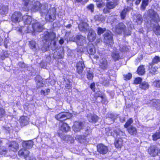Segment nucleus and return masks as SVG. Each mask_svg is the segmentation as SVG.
Returning a JSON list of instances; mask_svg holds the SVG:
<instances>
[{
    "instance_id": "29",
    "label": "nucleus",
    "mask_w": 160,
    "mask_h": 160,
    "mask_svg": "<svg viewBox=\"0 0 160 160\" xmlns=\"http://www.w3.org/2000/svg\"><path fill=\"white\" fill-rule=\"evenodd\" d=\"M128 132L131 135H136L137 132V129L136 128L131 126L128 128Z\"/></svg>"
},
{
    "instance_id": "20",
    "label": "nucleus",
    "mask_w": 160,
    "mask_h": 160,
    "mask_svg": "<svg viewBox=\"0 0 160 160\" xmlns=\"http://www.w3.org/2000/svg\"><path fill=\"white\" fill-rule=\"evenodd\" d=\"M134 22H137V24H141L143 21L142 16L140 14H137L133 16Z\"/></svg>"
},
{
    "instance_id": "19",
    "label": "nucleus",
    "mask_w": 160,
    "mask_h": 160,
    "mask_svg": "<svg viewBox=\"0 0 160 160\" xmlns=\"http://www.w3.org/2000/svg\"><path fill=\"white\" fill-rule=\"evenodd\" d=\"M78 27L80 31L85 32L88 29V25L86 22H81L78 24Z\"/></svg>"
},
{
    "instance_id": "43",
    "label": "nucleus",
    "mask_w": 160,
    "mask_h": 160,
    "mask_svg": "<svg viewBox=\"0 0 160 160\" xmlns=\"http://www.w3.org/2000/svg\"><path fill=\"white\" fill-rule=\"evenodd\" d=\"M149 68H151L150 72L152 73V74H154L157 71V69H158V68H155V67H152V65H150L149 66Z\"/></svg>"
},
{
    "instance_id": "25",
    "label": "nucleus",
    "mask_w": 160,
    "mask_h": 160,
    "mask_svg": "<svg viewBox=\"0 0 160 160\" xmlns=\"http://www.w3.org/2000/svg\"><path fill=\"white\" fill-rule=\"evenodd\" d=\"M88 118L89 122L95 123L98 120V117L95 115H88Z\"/></svg>"
},
{
    "instance_id": "17",
    "label": "nucleus",
    "mask_w": 160,
    "mask_h": 160,
    "mask_svg": "<svg viewBox=\"0 0 160 160\" xmlns=\"http://www.w3.org/2000/svg\"><path fill=\"white\" fill-rule=\"evenodd\" d=\"M8 148L10 150L15 152L18 149V145L16 142L12 141L9 143Z\"/></svg>"
},
{
    "instance_id": "34",
    "label": "nucleus",
    "mask_w": 160,
    "mask_h": 160,
    "mask_svg": "<svg viewBox=\"0 0 160 160\" xmlns=\"http://www.w3.org/2000/svg\"><path fill=\"white\" fill-rule=\"evenodd\" d=\"M139 87L145 90L148 88L149 85L147 82H144L140 84Z\"/></svg>"
},
{
    "instance_id": "14",
    "label": "nucleus",
    "mask_w": 160,
    "mask_h": 160,
    "mask_svg": "<svg viewBox=\"0 0 160 160\" xmlns=\"http://www.w3.org/2000/svg\"><path fill=\"white\" fill-rule=\"evenodd\" d=\"M82 123L81 122H75L72 127L73 131L75 132L79 131L82 129Z\"/></svg>"
},
{
    "instance_id": "6",
    "label": "nucleus",
    "mask_w": 160,
    "mask_h": 160,
    "mask_svg": "<svg viewBox=\"0 0 160 160\" xmlns=\"http://www.w3.org/2000/svg\"><path fill=\"white\" fill-rule=\"evenodd\" d=\"M73 41L76 42L77 45L83 47L86 46V39L85 37L81 35H77L74 38Z\"/></svg>"
},
{
    "instance_id": "26",
    "label": "nucleus",
    "mask_w": 160,
    "mask_h": 160,
    "mask_svg": "<svg viewBox=\"0 0 160 160\" xmlns=\"http://www.w3.org/2000/svg\"><path fill=\"white\" fill-rule=\"evenodd\" d=\"M23 19L25 24H30L32 20L31 17L28 15H24L23 17Z\"/></svg>"
},
{
    "instance_id": "12",
    "label": "nucleus",
    "mask_w": 160,
    "mask_h": 160,
    "mask_svg": "<svg viewBox=\"0 0 160 160\" xmlns=\"http://www.w3.org/2000/svg\"><path fill=\"white\" fill-rule=\"evenodd\" d=\"M97 147L98 151L101 154H105L108 151L107 147L102 144H99L97 146Z\"/></svg>"
},
{
    "instance_id": "61",
    "label": "nucleus",
    "mask_w": 160,
    "mask_h": 160,
    "mask_svg": "<svg viewBox=\"0 0 160 160\" xmlns=\"http://www.w3.org/2000/svg\"><path fill=\"white\" fill-rule=\"evenodd\" d=\"M81 138V136H78L76 137V139H79Z\"/></svg>"
},
{
    "instance_id": "62",
    "label": "nucleus",
    "mask_w": 160,
    "mask_h": 160,
    "mask_svg": "<svg viewBox=\"0 0 160 160\" xmlns=\"http://www.w3.org/2000/svg\"><path fill=\"white\" fill-rule=\"evenodd\" d=\"M71 25L70 24H68V25H67L66 27L67 28H70L71 27Z\"/></svg>"
},
{
    "instance_id": "15",
    "label": "nucleus",
    "mask_w": 160,
    "mask_h": 160,
    "mask_svg": "<svg viewBox=\"0 0 160 160\" xmlns=\"http://www.w3.org/2000/svg\"><path fill=\"white\" fill-rule=\"evenodd\" d=\"M85 66L83 62L82 61H79L77 64V72L79 74L82 73Z\"/></svg>"
},
{
    "instance_id": "56",
    "label": "nucleus",
    "mask_w": 160,
    "mask_h": 160,
    "mask_svg": "<svg viewBox=\"0 0 160 160\" xmlns=\"http://www.w3.org/2000/svg\"><path fill=\"white\" fill-rule=\"evenodd\" d=\"M18 65L20 67L22 68H25L26 66L25 64L23 62H20L18 63Z\"/></svg>"
},
{
    "instance_id": "23",
    "label": "nucleus",
    "mask_w": 160,
    "mask_h": 160,
    "mask_svg": "<svg viewBox=\"0 0 160 160\" xmlns=\"http://www.w3.org/2000/svg\"><path fill=\"white\" fill-rule=\"evenodd\" d=\"M35 79L37 82V87L38 88L43 86L44 84L43 83V79L40 76H37Z\"/></svg>"
},
{
    "instance_id": "51",
    "label": "nucleus",
    "mask_w": 160,
    "mask_h": 160,
    "mask_svg": "<svg viewBox=\"0 0 160 160\" xmlns=\"http://www.w3.org/2000/svg\"><path fill=\"white\" fill-rule=\"evenodd\" d=\"M67 138V140L68 141H70V142L71 143H72L74 142V139L73 138H72L71 136H67L66 138Z\"/></svg>"
},
{
    "instance_id": "30",
    "label": "nucleus",
    "mask_w": 160,
    "mask_h": 160,
    "mask_svg": "<svg viewBox=\"0 0 160 160\" xmlns=\"http://www.w3.org/2000/svg\"><path fill=\"white\" fill-rule=\"evenodd\" d=\"M131 9V8L128 7L127 8L124 9L121 13V16L122 19H124L125 17L127 12Z\"/></svg>"
},
{
    "instance_id": "58",
    "label": "nucleus",
    "mask_w": 160,
    "mask_h": 160,
    "mask_svg": "<svg viewBox=\"0 0 160 160\" xmlns=\"http://www.w3.org/2000/svg\"><path fill=\"white\" fill-rule=\"evenodd\" d=\"M109 12L107 8H105L103 9V12L105 13H106Z\"/></svg>"
},
{
    "instance_id": "21",
    "label": "nucleus",
    "mask_w": 160,
    "mask_h": 160,
    "mask_svg": "<svg viewBox=\"0 0 160 160\" xmlns=\"http://www.w3.org/2000/svg\"><path fill=\"white\" fill-rule=\"evenodd\" d=\"M87 52L89 55H94L95 52V50L94 45L92 43H90L87 47Z\"/></svg>"
},
{
    "instance_id": "3",
    "label": "nucleus",
    "mask_w": 160,
    "mask_h": 160,
    "mask_svg": "<svg viewBox=\"0 0 160 160\" xmlns=\"http://www.w3.org/2000/svg\"><path fill=\"white\" fill-rule=\"evenodd\" d=\"M105 31L106 32L104 35V42L106 44H109L111 46L113 43L112 34L111 32L109 31H106L105 28H102L99 27L98 28V33L99 35H100Z\"/></svg>"
},
{
    "instance_id": "4",
    "label": "nucleus",
    "mask_w": 160,
    "mask_h": 160,
    "mask_svg": "<svg viewBox=\"0 0 160 160\" xmlns=\"http://www.w3.org/2000/svg\"><path fill=\"white\" fill-rule=\"evenodd\" d=\"M112 130L110 128H106V134L108 136H112L113 137L118 138H122V136H125V133L118 129L112 132Z\"/></svg>"
},
{
    "instance_id": "5",
    "label": "nucleus",
    "mask_w": 160,
    "mask_h": 160,
    "mask_svg": "<svg viewBox=\"0 0 160 160\" xmlns=\"http://www.w3.org/2000/svg\"><path fill=\"white\" fill-rule=\"evenodd\" d=\"M99 56L100 58L99 59V68L103 70H106L108 66L107 60L105 57L101 55L100 54H99Z\"/></svg>"
},
{
    "instance_id": "33",
    "label": "nucleus",
    "mask_w": 160,
    "mask_h": 160,
    "mask_svg": "<svg viewBox=\"0 0 160 160\" xmlns=\"http://www.w3.org/2000/svg\"><path fill=\"white\" fill-rule=\"evenodd\" d=\"M137 72L139 75L143 74L145 72V69L144 66L143 65L140 66L138 68Z\"/></svg>"
},
{
    "instance_id": "39",
    "label": "nucleus",
    "mask_w": 160,
    "mask_h": 160,
    "mask_svg": "<svg viewBox=\"0 0 160 160\" xmlns=\"http://www.w3.org/2000/svg\"><path fill=\"white\" fill-rule=\"evenodd\" d=\"M94 18L96 20H98L102 22L104 21L105 20V18L102 16L99 17L98 15H96L95 16Z\"/></svg>"
},
{
    "instance_id": "31",
    "label": "nucleus",
    "mask_w": 160,
    "mask_h": 160,
    "mask_svg": "<svg viewBox=\"0 0 160 160\" xmlns=\"http://www.w3.org/2000/svg\"><path fill=\"white\" fill-rule=\"evenodd\" d=\"M118 4L117 2H109L107 4V6L108 8L109 9H112L115 8Z\"/></svg>"
},
{
    "instance_id": "11",
    "label": "nucleus",
    "mask_w": 160,
    "mask_h": 160,
    "mask_svg": "<svg viewBox=\"0 0 160 160\" xmlns=\"http://www.w3.org/2000/svg\"><path fill=\"white\" fill-rule=\"evenodd\" d=\"M59 130L63 132H67L70 129L68 124L66 123L61 122L59 124Z\"/></svg>"
},
{
    "instance_id": "54",
    "label": "nucleus",
    "mask_w": 160,
    "mask_h": 160,
    "mask_svg": "<svg viewBox=\"0 0 160 160\" xmlns=\"http://www.w3.org/2000/svg\"><path fill=\"white\" fill-rule=\"evenodd\" d=\"M99 3L97 4V6L98 8H101L102 7L103 5V3L102 2H101V0H100L99 2H98Z\"/></svg>"
},
{
    "instance_id": "38",
    "label": "nucleus",
    "mask_w": 160,
    "mask_h": 160,
    "mask_svg": "<svg viewBox=\"0 0 160 160\" xmlns=\"http://www.w3.org/2000/svg\"><path fill=\"white\" fill-rule=\"evenodd\" d=\"M87 76L88 79L89 80L92 79L93 77V75L92 72L90 71H88L87 72Z\"/></svg>"
},
{
    "instance_id": "37",
    "label": "nucleus",
    "mask_w": 160,
    "mask_h": 160,
    "mask_svg": "<svg viewBox=\"0 0 160 160\" xmlns=\"http://www.w3.org/2000/svg\"><path fill=\"white\" fill-rule=\"evenodd\" d=\"M7 152L6 148L3 146L1 147L0 146V154L2 155H5Z\"/></svg>"
},
{
    "instance_id": "42",
    "label": "nucleus",
    "mask_w": 160,
    "mask_h": 160,
    "mask_svg": "<svg viewBox=\"0 0 160 160\" xmlns=\"http://www.w3.org/2000/svg\"><path fill=\"white\" fill-rule=\"evenodd\" d=\"M133 120L132 118H131L128 120L125 124L124 125V127L126 128H127L132 123Z\"/></svg>"
},
{
    "instance_id": "8",
    "label": "nucleus",
    "mask_w": 160,
    "mask_h": 160,
    "mask_svg": "<svg viewBox=\"0 0 160 160\" xmlns=\"http://www.w3.org/2000/svg\"><path fill=\"white\" fill-rule=\"evenodd\" d=\"M29 152L28 150L24 149H21L18 152V155L20 156H22L26 160H31L29 157ZM32 160H35V158H33Z\"/></svg>"
},
{
    "instance_id": "2",
    "label": "nucleus",
    "mask_w": 160,
    "mask_h": 160,
    "mask_svg": "<svg viewBox=\"0 0 160 160\" xmlns=\"http://www.w3.org/2000/svg\"><path fill=\"white\" fill-rule=\"evenodd\" d=\"M17 31L21 33H30L34 32H40L42 30V25L39 23L36 22L32 23V27L30 26H20L17 28Z\"/></svg>"
},
{
    "instance_id": "52",
    "label": "nucleus",
    "mask_w": 160,
    "mask_h": 160,
    "mask_svg": "<svg viewBox=\"0 0 160 160\" xmlns=\"http://www.w3.org/2000/svg\"><path fill=\"white\" fill-rule=\"evenodd\" d=\"M5 113V111L2 108H0V118L3 117Z\"/></svg>"
},
{
    "instance_id": "28",
    "label": "nucleus",
    "mask_w": 160,
    "mask_h": 160,
    "mask_svg": "<svg viewBox=\"0 0 160 160\" xmlns=\"http://www.w3.org/2000/svg\"><path fill=\"white\" fill-rule=\"evenodd\" d=\"M8 8L7 6H2L0 8V13L3 15H6L8 13Z\"/></svg>"
},
{
    "instance_id": "40",
    "label": "nucleus",
    "mask_w": 160,
    "mask_h": 160,
    "mask_svg": "<svg viewBox=\"0 0 160 160\" xmlns=\"http://www.w3.org/2000/svg\"><path fill=\"white\" fill-rule=\"evenodd\" d=\"M88 9L90 11L92 12H93L94 11V5L92 4H91L88 5L87 6Z\"/></svg>"
},
{
    "instance_id": "7",
    "label": "nucleus",
    "mask_w": 160,
    "mask_h": 160,
    "mask_svg": "<svg viewBox=\"0 0 160 160\" xmlns=\"http://www.w3.org/2000/svg\"><path fill=\"white\" fill-rule=\"evenodd\" d=\"M72 116V114L70 113L67 112H62L56 115L55 118L58 120L62 121L68 119Z\"/></svg>"
},
{
    "instance_id": "63",
    "label": "nucleus",
    "mask_w": 160,
    "mask_h": 160,
    "mask_svg": "<svg viewBox=\"0 0 160 160\" xmlns=\"http://www.w3.org/2000/svg\"><path fill=\"white\" fill-rule=\"evenodd\" d=\"M99 56H98V55H96L94 56L95 58H99Z\"/></svg>"
},
{
    "instance_id": "24",
    "label": "nucleus",
    "mask_w": 160,
    "mask_h": 160,
    "mask_svg": "<svg viewBox=\"0 0 160 160\" xmlns=\"http://www.w3.org/2000/svg\"><path fill=\"white\" fill-rule=\"evenodd\" d=\"M115 147L117 148H120L123 145V141L122 138L116 139L114 142Z\"/></svg>"
},
{
    "instance_id": "1",
    "label": "nucleus",
    "mask_w": 160,
    "mask_h": 160,
    "mask_svg": "<svg viewBox=\"0 0 160 160\" xmlns=\"http://www.w3.org/2000/svg\"><path fill=\"white\" fill-rule=\"evenodd\" d=\"M143 17L146 18L145 22L151 25L156 34L160 35V27L158 24L160 18L158 14L153 9H150L146 12L143 15Z\"/></svg>"
},
{
    "instance_id": "22",
    "label": "nucleus",
    "mask_w": 160,
    "mask_h": 160,
    "mask_svg": "<svg viewBox=\"0 0 160 160\" xmlns=\"http://www.w3.org/2000/svg\"><path fill=\"white\" fill-rule=\"evenodd\" d=\"M19 122L22 126H24L28 123L29 118L27 117L22 116L19 119Z\"/></svg>"
},
{
    "instance_id": "10",
    "label": "nucleus",
    "mask_w": 160,
    "mask_h": 160,
    "mask_svg": "<svg viewBox=\"0 0 160 160\" xmlns=\"http://www.w3.org/2000/svg\"><path fill=\"white\" fill-rule=\"evenodd\" d=\"M148 152L151 156L155 157L158 153V148L156 146H151L148 149Z\"/></svg>"
},
{
    "instance_id": "59",
    "label": "nucleus",
    "mask_w": 160,
    "mask_h": 160,
    "mask_svg": "<svg viewBox=\"0 0 160 160\" xmlns=\"http://www.w3.org/2000/svg\"><path fill=\"white\" fill-rule=\"evenodd\" d=\"M64 42V40L63 39H61L59 41V43L60 44H62Z\"/></svg>"
},
{
    "instance_id": "64",
    "label": "nucleus",
    "mask_w": 160,
    "mask_h": 160,
    "mask_svg": "<svg viewBox=\"0 0 160 160\" xmlns=\"http://www.w3.org/2000/svg\"><path fill=\"white\" fill-rule=\"evenodd\" d=\"M93 1H95V2H99L100 1V0H93Z\"/></svg>"
},
{
    "instance_id": "57",
    "label": "nucleus",
    "mask_w": 160,
    "mask_h": 160,
    "mask_svg": "<svg viewBox=\"0 0 160 160\" xmlns=\"http://www.w3.org/2000/svg\"><path fill=\"white\" fill-rule=\"evenodd\" d=\"M143 58L142 55H141L138 58V62H140L141 60Z\"/></svg>"
},
{
    "instance_id": "60",
    "label": "nucleus",
    "mask_w": 160,
    "mask_h": 160,
    "mask_svg": "<svg viewBox=\"0 0 160 160\" xmlns=\"http://www.w3.org/2000/svg\"><path fill=\"white\" fill-rule=\"evenodd\" d=\"M155 100H153L152 101H151L150 103H152V102H154V103L153 104V106H155L156 105V102H155Z\"/></svg>"
},
{
    "instance_id": "44",
    "label": "nucleus",
    "mask_w": 160,
    "mask_h": 160,
    "mask_svg": "<svg viewBox=\"0 0 160 160\" xmlns=\"http://www.w3.org/2000/svg\"><path fill=\"white\" fill-rule=\"evenodd\" d=\"M50 92V89L48 88L46 90V91L43 90H42L41 91V94H43L44 96H45L48 95Z\"/></svg>"
},
{
    "instance_id": "41",
    "label": "nucleus",
    "mask_w": 160,
    "mask_h": 160,
    "mask_svg": "<svg viewBox=\"0 0 160 160\" xmlns=\"http://www.w3.org/2000/svg\"><path fill=\"white\" fill-rule=\"evenodd\" d=\"M29 46L32 49H33L36 48V42L33 41H32L29 42Z\"/></svg>"
},
{
    "instance_id": "47",
    "label": "nucleus",
    "mask_w": 160,
    "mask_h": 160,
    "mask_svg": "<svg viewBox=\"0 0 160 160\" xmlns=\"http://www.w3.org/2000/svg\"><path fill=\"white\" fill-rule=\"evenodd\" d=\"M153 85L157 87H160V80L155 81L153 83Z\"/></svg>"
},
{
    "instance_id": "35",
    "label": "nucleus",
    "mask_w": 160,
    "mask_h": 160,
    "mask_svg": "<svg viewBox=\"0 0 160 160\" xmlns=\"http://www.w3.org/2000/svg\"><path fill=\"white\" fill-rule=\"evenodd\" d=\"M152 137L153 140L154 141L160 138V128L159 129V132H157L153 134Z\"/></svg>"
},
{
    "instance_id": "46",
    "label": "nucleus",
    "mask_w": 160,
    "mask_h": 160,
    "mask_svg": "<svg viewBox=\"0 0 160 160\" xmlns=\"http://www.w3.org/2000/svg\"><path fill=\"white\" fill-rule=\"evenodd\" d=\"M120 50L121 51H127V48L125 46L120 45L119 46Z\"/></svg>"
},
{
    "instance_id": "45",
    "label": "nucleus",
    "mask_w": 160,
    "mask_h": 160,
    "mask_svg": "<svg viewBox=\"0 0 160 160\" xmlns=\"http://www.w3.org/2000/svg\"><path fill=\"white\" fill-rule=\"evenodd\" d=\"M132 74L130 73H128L127 74L124 75V77L125 80H129L131 79L132 77Z\"/></svg>"
},
{
    "instance_id": "27",
    "label": "nucleus",
    "mask_w": 160,
    "mask_h": 160,
    "mask_svg": "<svg viewBox=\"0 0 160 160\" xmlns=\"http://www.w3.org/2000/svg\"><path fill=\"white\" fill-rule=\"evenodd\" d=\"M117 49L114 48H113V50L111 54L112 58L115 60H118L119 57L118 53L117 51Z\"/></svg>"
},
{
    "instance_id": "36",
    "label": "nucleus",
    "mask_w": 160,
    "mask_h": 160,
    "mask_svg": "<svg viewBox=\"0 0 160 160\" xmlns=\"http://www.w3.org/2000/svg\"><path fill=\"white\" fill-rule=\"evenodd\" d=\"M43 38L46 41L50 40H52V38H51L50 37V34L48 32H47L45 36H44Z\"/></svg>"
},
{
    "instance_id": "53",
    "label": "nucleus",
    "mask_w": 160,
    "mask_h": 160,
    "mask_svg": "<svg viewBox=\"0 0 160 160\" xmlns=\"http://www.w3.org/2000/svg\"><path fill=\"white\" fill-rule=\"evenodd\" d=\"M90 88L94 92H95V84L94 83H91L90 86Z\"/></svg>"
},
{
    "instance_id": "49",
    "label": "nucleus",
    "mask_w": 160,
    "mask_h": 160,
    "mask_svg": "<svg viewBox=\"0 0 160 160\" xmlns=\"http://www.w3.org/2000/svg\"><path fill=\"white\" fill-rule=\"evenodd\" d=\"M160 61V58L158 56H156L153 59L152 62L154 63H156Z\"/></svg>"
},
{
    "instance_id": "48",
    "label": "nucleus",
    "mask_w": 160,
    "mask_h": 160,
    "mask_svg": "<svg viewBox=\"0 0 160 160\" xmlns=\"http://www.w3.org/2000/svg\"><path fill=\"white\" fill-rule=\"evenodd\" d=\"M142 79L140 78H135L134 81V83L136 84H138L141 82Z\"/></svg>"
},
{
    "instance_id": "55",
    "label": "nucleus",
    "mask_w": 160,
    "mask_h": 160,
    "mask_svg": "<svg viewBox=\"0 0 160 160\" xmlns=\"http://www.w3.org/2000/svg\"><path fill=\"white\" fill-rule=\"evenodd\" d=\"M66 87L68 89H70L71 88V85L69 81L68 82V83H67L66 85Z\"/></svg>"
},
{
    "instance_id": "32",
    "label": "nucleus",
    "mask_w": 160,
    "mask_h": 160,
    "mask_svg": "<svg viewBox=\"0 0 160 160\" xmlns=\"http://www.w3.org/2000/svg\"><path fill=\"white\" fill-rule=\"evenodd\" d=\"M148 4V0H143L141 5V9L142 10H144Z\"/></svg>"
},
{
    "instance_id": "16",
    "label": "nucleus",
    "mask_w": 160,
    "mask_h": 160,
    "mask_svg": "<svg viewBox=\"0 0 160 160\" xmlns=\"http://www.w3.org/2000/svg\"><path fill=\"white\" fill-rule=\"evenodd\" d=\"M22 145L24 148L22 149L26 150L25 148L30 149L32 148L33 146V143L32 140L24 141L22 142Z\"/></svg>"
},
{
    "instance_id": "9",
    "label": "nucleus",
    "mask_w": 160,
    "mask_h": 160,
    "mask_svg": "<svg viewBox=\"0 0 160 160\" xmlns=\"http://www.w3.org/2000/svg\"><path fill=\"white\" fill-rule=\"evenodd\" d=\"M11 18L12 22L15 23L18 22L22 20V15L20 12H15L12 14Z\"/></svg>"
},
{
    "instance_id": "18",
    "label": "nucleus",
    "mask_w": 160,
    "mask_h": 160,
    "mask_svg": "<svg viewBox=\"0 0 160 160\" xmlns=\"http://www.w3.org/2000/svg\"><path fill=\"white\" fill-rule=\"evenodd\" d=\"M96 34L92 29H90L88 35V38L90 42H92L96 39Z\"/></svg>"
},
{
    "instance_id": "13",
    "label": "nucleus",
    "mask_w": 160,
    "mask_h": 160,
    "mask_svg": "<svg viewBox=\"0 0 160 160\" xmlns=\"http://www.w3.org/2000/svg\"><path fill=\"white\" fill-rule=\"evenodd\" d=\"M125 28V26L123 23H119L116 27V32L118 34L121 33L122 32L126 33Z\"/></svg>"
},
{
    "instance_id": "50",
    "label": "nucleus",
    "mask_w": 160,
    "mask_h": 160,
    "mask_svg": "<svg viewBox=\"0 0 160 160\" xmlns=\"http://www.w3.org/2000/svg\"><path fill=\"white\" fill-rule=\"evenodd\" d=\"M103 93L100 91L97 92L95 94L96 97H101L102 98H103Z\"/></svg>"
}]
</instances>
